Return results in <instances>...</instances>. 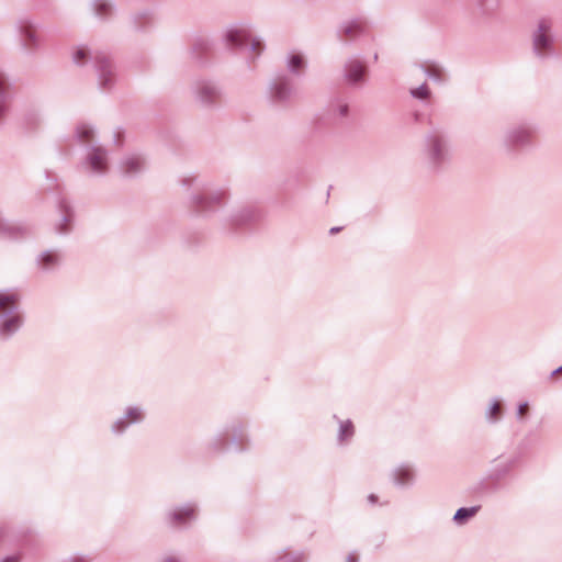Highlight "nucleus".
<instances>
[{
	"label": "nucleus",
	"instance_id": "1",
	"mask_svg": "<svg viewBox=\"0 0 562 562\" xmlns=\"http://www.w3.org/2000/svg\"><path fill=\"white\" fill-rule=\"evenodd\" d=\"M422 154L428 170L440 171L450 159L448 137L440 131L427 133L423 140Z\"/></svg>",
	"mask_w": 562,
	"mask_h": 562
},
{
	"label": "nucleus",
	"instance_id": "2",
	"mask_svg": "<svg viewBox=\"0 0 562 562\" xmlns=\"http://www.w3.org/2000/svg\"><path fill=\"white\" fill-rule=\"evenodd\" d=\"M19 294L0 291V338L8 339L22 326L23 318L19 312Z\"/></svg>",
	"mask_w": 562,
	"mask_h": 562
},
{
	"label": "nucleus",
	"instance_id": "3",
	"mask_svg": "<svg viewBox=\"0 0 562 562\" xmlns=\"http://www.w3.org/2000/svg\"><path fill=\"white\" fill-rule=\"evenodd\" d=\"M554 23L551 18L542 16L537 20L531 32V49L536 58L549 59L555 55Z\"/></svg>",
	"mask_w": 562,
	"mask_h": 562
},
{
	"label": "nucleus",
	"instance_id": "4",
	"mask_svg": "<svg viewBox=\"0 0 562 562\" xmlns=\"http://www.w3.org/2000/svg\"><path fill=\"white\" fill-rule=\"evenodd\" d=\"M228 195L225 187L201 183V191L191 195L190 205L196 213L209 216L225 205Z\"/></svg>",
	"mask_w": 562,
	"mask_h": 562
},
{
	"label": "nucleus",
	"instance_id": "5",
	"mask_svg": "<svg viewBox=\"0 0 562 562\" xmlns=\"http://www.w3.org/2000/svg\"><path fill=\"white\" fill-rule=\"evenodd\" d=\"M111 166L110 151L102 145H92L86 149L81 169L91 177L108 175Z\"/></svg>",
	"mask_w": 562,
	"mask_h": 562
},
{
	"label": "nucleus",
	"instance_id": "6",
	"mask_svg": "<svg viewBox=\"0 0 562 562\" xmlns=\"http://www.w3.org/2000/svg\"><path fill=\"white\" fill-rule=\"evenodd\" d=\"M93 66L97 72L98 85L102 90H110L117 80L115 67L105 53H95L93 55Z\"/></svg>",
	"mask_w": 562,
	"mask_h": 562
},
{
	"label": "nucleus",
	"instance_id": "7",
	"mask_svg": "<svg viewBox=\"0 0 562 562\" xmlns=\"http://www.w3.org/2000/svg\"><path fill=\"white\" fill-rule=\"evenodd\" d=\"M268 92L273 103L288 104L296 94V88L291 78L280 75L270 81Z\"/></svg>",
	"mask_w": 562,
	"mask_h": 562
},
{
	"label": "nucleus",
	"instance_id": "8",
	"mask_svg": "<svg viewBox=\"0 0 562 562\" xmlns=\"http://www.w3.org/2000/svg\"><path fill=\"white\" fill-rule=\"evenodd\" d=\"M146 417V411L142 405H128L123 414L111 425L114 435H123L132 425L140 424Z\"/></svg>",
	"mask_w": 562,
	"mask_h": 562
},
{
	"label": "nucleus",
	"instance_id": "9",
	"mask_svg": "<svg viewBox=\"0 0 562 562\" xmlns=\"http://www.w3.org/2000/svg\"><path fill=\"white\" fill-rule=\"evenodd\" d=\"M146 167V157L137 151L124 154L117 162L120 175L126 178L137 177L145 171Z\"/></svg>",
	"mask_w": 562,
	"mask_h": 562
},
{
	"label": "nucleus",
	"instance_id": "10",
	"mask_svg": "<svg viewBox=\"0 0 562 562\" xmlns=\"http://www.w3.org/2000/svg\"><path fill=\"white\" fill-rule=\"evenodd\" d=\"M535 130L526 124L508 128L504 135V144L510 148L528 147L532 144Z\"/></svg>",
	"mask_w": 562,
	"mask_h": 562
},
{
	"label": "nucleus",
	"instance_id": "11",
	"mask_svg": "<svg viewBox=\"0 0 562 562\" xmlns=\"http://www.w3.org/2000/svg\"><path fill=\"white\" fill-rule=\"evenodd\" d=\"M195 100L204 106H213L222 97V90L217 83L210 80H200L193 88Z\"/></svg>",
	"mask_w": 562,
	"mask_h": 562
},
{
	"label": "nucleus",
	"instance_id": "12",
	"mask_svg": "<svg viewBox=\"0 0 562 562\" xmlns=\"http://www.w3.org/2000/svg\"><path fill=\"white\" fill-rule=\"evenodd\" d=\"M16 27L22 47L27 52L36 50L41 45V38L35 23L30 19H21Z\"/></svg>",
	"mask_w": 562,
	"mask_h": 562
},
{
	"label": "nucleus",
	"instance_id": "13",
	"mask_svg": "<svg viewBox=\"0 0 562 562\" xmlns=\"http://www.w3.org/2000/svg\"><path fill=\"white\" fill-rule=\"evenodd\" d=\"M367 67L358 57L347 59L344 66V78L351 86L362 85L366 80Z\"/></svg>",
	"mask_w": 562,
	"mask_h": 562
},
{
	"label": "nucleus",
	"instance_id": "14",
	"mask_svg": "<svg viewBox=\"0 0 562 562\" xmlns=\"http://www.w3.org/2000/svg\"><path fill=\"white\" fill-rule=\"evenodd\" d=\"M223 37L227 45L240 48L251 38V29L247 24H234L225 30Z\"/></svg>",
	"mask_w": 562,
	"mask_h": 562
},
{
	"label": "nucleus",
	"instance_id": "15",
	"mask_svg": "<svg viewBox=\"0 0 562 562\" xmlns=\"http://www.w3.org/2000/svg\"><path fill=\"white\" fill-rule=\"evenodd\" d=\"M370 24L363 19H353L341 23L338 33L342 41H353L368 34Z\"/></svg>",
	"mask_w": 562,
	"mask_h": 562
},
{
	"label": "nucleus",
	"instance_id": "16",
	"mask_svg": "<svg viewBox=\"0 0 562 562\" xmlns=\"http://www.w3.org/2000/svg\"><path fill=\"white\" fill-rule=\"evenodd\" d=\"M61 255L57 250L47 249L41 251L35 258V267L41 272H52L61 263Z\"/></svg>",
	"mask_w": 562,
	"mask_h": 562
},
{
	"label": "nucleus",
	"instance_id": "17",
	"mask_svg": "<svg viewBox=\"0 0 562 562\" xmlns=\"http://www.w3.org/2000/svg\"><path fill=\"white\" fill-rule=\"evenodd\" d=\"M196 516V506L194 504H187L176 507L167 514V520L172 526H181L193 519Z\"/></svg>",
	"mask_w": 562,
	"mask_h": 562
},
{
	"label": "nucleus",
	"instance_id": "18",
	"mask_svg": "<svg viewBox=\"0 0 562 562\" xmlns=\"http://www.w3.org/2000/svg\"><path fill=\"white\" fill-rule=\"evenodd\" d=\"M502 0H474L473 15L479 20L491 19L498 12Z\"/></svg>",
	"mask_w": 562,
	"mask_h": 562
},
{
	"label": "nucleus",
	"instance_id": "19",
	"mask_svg": "<svg viewBox=\"0 0 562 562\" xmlns=\"http://www.w3.org/2000/svg\"><path fill=\"white\" fill-rule=\"evenodd\" d=\"M392 482L398 487H408L415 481V472L412 465L401 464L391 472Z\"/></svg>",
	"mask_w": 562,
	"mask_h": 562
},
{
	"label": "nucleus",
	"instance_id": "20",
	"mask_svg": "<svg viewBox=\"0 0 562 562\" xmlns=\"http://www.w3.org/2000/svg\"><path fill=\"white\" fill-rule=\"evenodd\" d=\"M60 216L54 228L57 234L65 235L70 232L74 221V212L68 203L64 200L59 202Z\"/></svg>",
	"mask_w": 562,
	"mask_h": 562
},
{
	"label": "nucleus",
	"instance_id": "21",
	"mask_svg": "<svg viewBox=\"0 0 562 562\" xmlns=\"http://www.w3.org/2000/svg\"><path fill=\"white\" fill-rule=\"evenodd\" d=\"M26 234H29V228L25 225L7 221L0 215V235L10 238H18L25 236Z\"/></svg>",
	"mask_w": 562,
	"mask_h": 562
},
{
	"label": "nucleus",
	"instance_id": "22",
	"mask_svg": "<svg viewBox=\"0 0 562 562\" xmlns=\"http://www.w3.org/2000/svg\"><path fill=\"white\" fill-rule=\"evenodd\" d=\"M285 68L293 76H301L305 69L306 60L303 54L290 52L284 59Z\"/></svg>",
	"mask_w": 562,
	"mask_h": 562
},
{
	"label": "nucleus",
	"instance_id": "23",
	"mask_svg": "<svg viewBox=\"0 0 562 562\" xmlns=\"http://www.w3.org/2000/svg\"><path fill=\"white\" fill-rule=\"evenodd\" d=\"M95 136H97V133L92 125H90L88 123H80L76 126L75 137L78 143L87 146V148L92 145H98L95 143Z\"/></svg>",
	"mask_w": 562,
	"mask_h": 562
},
{
	"label": "nucleus",
	"instance_id": "24",
	"mask_svg": "<svg viewBox=\"0 0 562 562\" xmlns=\"http://www.w3.org/2000/svg\"><path fill=\"white\" fill-rule=\"evenodd\" d=\"M329 113L333 117L345 119L349 115V104L342 99H335L329 103Z\"/></svg>",
	"mask_w": 562,
	"mask_h": 562
},
{
	"label": "nucleus",
	"instance_id": "25",
	"mask_svg": "<svg viewBox=\"0 0 562 562\" xmlns=\"http://www.w3.org/2000/svg\"><path fill=\"white\" fill-rule=\"evenodd\" d=\"M484 416L487 424H496L502 417V403L496 398L491 401L488 407L485 409Z\"/></svg>",
	"mask_w": 562,
	"mask_h": 562
},
{
	"label": "nucleus",
	"instance_id": "26",
	"mask_svg": "<svg viewBox=\"0 0 562 562\" xmlns=\"http://www.w3.org/2000/svg\"><path fill=\"white\" fill-rule=\"evenodd\" d=\"M256 217L257 211L252 207L246 206L232 216V223L235 225H241L254 221Z\"/></svg>",
	"mask_w": 562,
	"mask_h": 562
},
{
	"label": "nucleus",
	"instance_id": "27",
	"mask_svg": "<svg viewBox=\"0 0 562 562\" xmlns=\"http://www.w3.org/2000/svg\"><path fill=\"white\" fill-rule=\"evenodd\" d=\"M355 435V427L351 420H340L337 439L340 445L348 442Z\"/></svg>",
	"mask_w": 562,
	"mask_h": 562
},
{
	"label": "nucleus",
	"instance_id": "28",
	"mask_svg": "<svg viewBox=\"0 0 562 562\" xmlns=\"http://www.w3.org/2000/svg\"><path fill=\"white\" fill-rule=\"evenodd\" d=\"M420 69L429 79L434 81L442 80L443 69L438 64L434 61H425L424 64L420 65Z\"/></svg>",
	"mask_w": 562,
	"mask_h": 562
},
{
	"label": "nucleus",
	"instance_id": "29",
	"mask_svg": "<svg viewBox=\"0 0 562 562\" xmlns=\"http://www.w3.org/2000/svg\"><path fill=\"white\" fill-rule=\"evenodd\" d=\"M95 53H100L99 50H90L86 46H79L75 49L72 54V60L77 65H85L88 60H91L93 63V55Z\"/></svg>",
	"mask_w": 562,
	"mask_h": 562
},
{
	"label": "nucleus",
	"instance_id": "30",
	"mask_svg": "<svg viewBox=\"0 0 562 562\" xmlns=\"http://www.w3.org/2000/svg\"><path fill=\"white\" fill-rule=\"evenodd\" d=\"M479 509H480L479 506L461 507L456 512V514L453 516V521L457 525H464L468 520H470L471 518H473L476 515Z\"/></svg>",
	"mask_w": 562,
	"mask_h": 562
},
{
	"label": "nucleus",
	"instance_id": "31",
	"mask_svg": "<svg viewBox=\"0 0 562 562\" xmlns=\"http://www.w3.org/2000/svg\"><path fill=\"white\" fill-rule=\"evenodd\" d=\"M5 85L7 78L4 74L0 71V120L5 115L8 111Z\"/></svg>",
	"mask_w": 562,
	"mask_h": 562
},
{
	"label": "nucleus",
	"instance_id": "32",
	"mask_svg": "<svg viewBox=\"0 0 562 562\" xmlns=\"http://www.w3.org/2000/svg\"><path fill=\"white\" fill-rule=\"evenodd\" d=\"M409 94L414 98V99H418V100H427L429 97H430V90L427 86V83H423L420 85L419 87L417 88H412L409 90Z\"/></svg>",
	"mask_w": 562,
	"mask_h": 562
},
{
	"label": "nucleus",
	"instance_id": "33",
	"mask_svg": "<svg viewBox=\"0 0 562 562\" xmlns=\"http://www.w3.org/2000/svg\"><path fill=\"white\" fill-rule=\"evenodd\" d=\"M249 52L250 53H254V56L251 57L252 59L257 56H259L263 48H265V45L262 43V41L258 37H252L249 40Z\"/></svg>",
	"mask_w": 562,
	"mask_h": 562
},
{
	"label": "nucleus",
	"instance_id": "34",
	"mask_svg": "<svg viewBox=\"0 0 562 562\" xmlns=\"http://www.w3.org/2000/svg\"><path fill=\"white\" fill-rule=\"evenodd\" d=\"M305 557L302 552L284 553L278 558L277 562H304Z\"/></svg>",
	"mask_w": 562,
	"mask_h": 562
},
{
	"label": "nucleus",
	"instance_id": "35",
	"mask_svg": "<svg viewBox=\"0 0 562 562\" xmlns=\"http://www.w3.org/2000/svg\"><path fill=\"white\" fill-rule=\"evenodd\" d=\"M94 9L98 15L104 16L111 11V5L104 0H98L94 2Z\"/></svg>",
	"mask_w": 562,
	"mask_h": 562
},
{
	"label": "nucleus",
	"instance_id": "36",
	"mask_svg": "<svg viewBox=\"0 0 562 562\" xmlns=\"http://www.w3.org/2000/svg\"><path fill=\"white\" fill-rule=\"evenodd\" d=\"M180 183L183 187H192L198 183V176L194 173H188L180 178Z\"/></svg>",
	"mask_w": 562,
	"mask_h": 562
},
{
	"label": "nucleus",
	"instance_id": "37",
	"mask_svg": "<svg viewBox=\"0 0 562 562\" xmlns=\"http://www.w3.org/2000/svg\"><path fill=\"white\" fill-rule=\"evenodd\" d=\"M527 411H528V403L527 402L519 404L518 407H517V416L518 417L524 416L527 413Z\"/></svg>",
	"mask_w": 562,
	"mask_h": 562
},
{
	"label": "nucleus",
	"instance_id": "38",
	"mask_svg": "<svg viewBox=\"0 0 562 562\" xmlns=\"http://www.w3.org/2000/svg\"><path fill=\"white\" fill-rule=\"evenodd\" d=\"M346 562H358V557L356 553L348 554Z\"/></svg>",
	"mask_w": 562,
	"mask_h": 562
},
{
	"label": "nucleus",
	"instance_id": "39",
	"mask_svg": "<svg viewBox=\"0 0 562 562\" xmlns=\"http://www.w3.org/2000/svg\"><path fill=\"white\" fill-rule=\"evenodd\" d=\"M165 562H180L179 558L177 557H168Z\"/></svg>",
	"mask_w": 562,
	"mask_h": 562
},
{
	"label": "nucleus",
	"instance_id": "40",
	"mask_svg": "<svg viewBox=\"0 0 562 562\" xmlns=\"http://www.w3.org/2000/svg\"><path fill=\"white\" fill-rule=\"evenodd\" d=\"M368 501H369L370 503L374 504V503L376 502V496H375L374 494H370V495L368 496Z\"/></svg>",
	"mask_w": 562,
	"mask_h": 562
},
{
	"label": "nucleus",
	"instance_id": "41",
	"mask_svg": "<svg viewBox=\"0 0 562 562\" xmlns=\"http://www.w3.org/2000/svg\"><path fill=\"white\" fill-rule=\"evenodd\" d=\"M1 562H18V559H16V558H14V557H8V558H5V559H4L3 561H1Z\"/></svg>",
	"mask_w": 562,
	"mask_h": 562
},
{
	"label": "nucleus",
	"instance_id": "42",
	"mask_svg": "<svg viewBox=\"0 0 562 562\" xmlns=\"http://www.w3.org/2000/svg\"><path fill=\"white\" fill-rule=\"evenodd\" d=\"M561 372H562V364L559 368H557L555 370H553L551 375L554 376V375H557L558 373H561Z\"/></svg>",
	"mask_w": 562,
	"mask_h": 562
},
{
	"label": "nucleus",
	"instance_id": "43",
	"mask_svg": "<svg viewBox=\"0 0 562 562\" xmlns=\"http://www.w3.org/2000/svg\"><path fill=\"white\" fill-rule=\"evenodd\" d=\"M67 562H83L81 558H70Z\"/></svg>",
	"mask_w": 562,
	"mask_h": 562
},
{
	"label": "nucleus",
	"instance_id": "44",
	"mask_svg": "<svg viewBox=\"0 0 562 562\" xmlns=\"http://www.w3.org/2000/svg\"><path fill=\"white\" fill-rule=\"evenodd\" d=\"M196 45H200L202 48H206L207 43H206V42L196 43V44L194 45V47H195Z\"/></svg>",
	"mask_w": 562,
	"mask_h": 562
},
{
	"label": "nucleus",
	"instance_id": "45",
	"mask_svg": "<svg viewBox=\"0 0 562 562\" xmlns=\"http://www.w3.org/2000/svg\"><path fill=\"white\" fill-rule=\"evenodd\" d=\"M339 231H340V228H339V227H333V228H330V231H329V232H330V234H335V233H337V232H339Z\"/></svg>",
	"mask_w": 562,
	"mask_h": 562
},
{
	"label": "nucleus",
	"instance_id": "46",
	"mask_svg": "<svg viewBox=\"0 0 562 562\" xmlns=\"http://www.w3.org/2000/svg\"><path fill=\"white\" fill-rule=\"evenodd\" d=\"M374 60H378V54L375 53L373 56Z\"/></svg>",
	"mask_w": 562,
	"mask_h": 562
}]
</instances>
